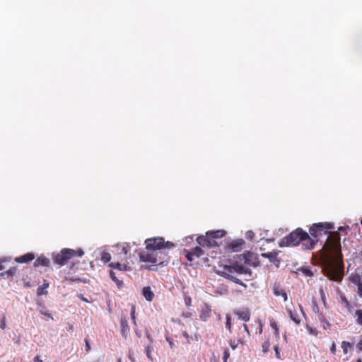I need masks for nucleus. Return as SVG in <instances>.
Listing matches in <instances>:
<instances>
[{
  "mask_svg": "<svg viewBox=\"0 0 362 362\" xmlns=\"http://www.w3.org/2000/svg\"><path fill=\"white\" fill-rule=\"evenodd\" d=\"M275 355L277 358H281L280 351L277 346H274Z\"/></svg>",
  "mask_w": 362,
  "mask_h": 362,
  "instance_id": "09e8293b",
  "label": "nucleus"
},
{
  "mask_svg": "<svg viewBox=\"0 0 362 362\" xmlns=\"http://www.w3.org/2000/svg\"><path fill=\"white\" fill-rule=\"evenodd\" d=\"M337 239L332 243V250L334 254L335 259L326 258L323 262L324 274L330 280L338 281L342 278V274L339 268L337 259L341 258V247L340 243V236L336 234Z\"/></svg>",
  "mask_w": 362,
  "mask_h": 362,
  "instance_id": "f257e3e1",
  "label": "nucleus"
},
{
  "mask_svg": "<svg viewBox=\"0 0 362 362\" xmlns=\"http://www.w3.org/2000/svg\"><path fill=\"white\" fill-rule=\"evenodd\" d=\"M330 325H330V323H329L328 321L325 320V321L324 322V325H323V327H324V328H325V329H327V327H330Z\"/></svg>",
  "mask_w": 362,
  "mask_h": 362,
  "instance_id": "052dcab7",
  "label": "nucleus"
},
{
  "mask_svg": "<svg viewBox=\"0 0 362 362\" xmlns=\"http://www.w3.org/2000/svg\"><path fill=\"white\" fill-rule=\"evenodd\" d=\"M139 259L141 262H151L154 264L159 261L156 259V254L153 251L147 253H140Z\"/></svg>",
  "mask_w": 362,
  "mask_h": 362,
  "instance_id": "9d476101",
  "label": "nucleus"
},
{
  "mask_svg": "<svg viewBox=\"0 0 362 362\" xmlns=\"http://www.w3.org/2000/svg\"><path fill=\"white\" fill-rule=\"evenodd\" d=\"M270 326L272 329H274L275 330V334L276 336H278L279 335L278 326H277L276 322L274 320H270Z\"/></svg>",
  "mask_w": 362,
  "mask_h": 362,
  "instance_id": "c9c22d12",
  "label": "nucleus"
},
{
  "mask_svg": "<svg viewBox=\"0 0 362 362\" xmlns=\"http://www.w3.org/2000/svg\"><path fill=\"white\" fill-rule=\"evenodd\" d=\"M35 258V255L32 252H28L23 255L15 258V261L18 263H26L32 261Z\"/></svg>",
  "mask_w": 362,
  "mask_h": 362,
  "instance_id": "4468645a",
  "label": "nucleus"
},
{
  "mask_svg": "<svg viewBox=\"0 0 362 362\" xmlns=\"http://www.w3.org/2000/svg\"><path fill=\"white\" fill-rule=\"evenodd\" d=\"M317 240H315L312 238L307 232L303 230L302 233V240H300V243L302 245V247L305 250H312L314 248L315 244L317 243Z\"/></svg>",
  "mask_w": 362,
  "mask_h": 362,
  "instance_id": "0eeeda50",
  "label": "nucleus"
},
{
  "mask_svg": "<svg viewBox=\"0 0 362 362\" xmlns=\"http://www.w3.org/2000/svg\"><path fill=\"white\" fill-rule=\"evenodd\" d=\"M49 283L47 280L43 281L42 286H40L37 289V295L40 296L47 293V288L49 287Z\"/></svg>",
  "mask_w": 362,
  "mask_h": 362,
  "instance_id": "4be33fe9",
  "label": "nucleus"
},
{
  "mask_svg": "<svg viewBox=\"0 0 362 362\" xmlns=\"http://www.w3.org/2000/svg\"><path fill=\"white\" fill-rule=\"evenodd\" d=\"M165 339H166V341L168 342L170 347L171 349H174L175 347V344L173 341V339L168 336H166Z\"/></svg>",
  "mask_w": 362,
  "mask_h": 362,
  "instance_id": "58836bf2",
  "label": "nucleus"
},
{
  "mask_svg": "<svg viewBox=\"0 0 362 362\" xmlns=\"http://www.w3.org/2000/svg\"><path fill=\"white\" fill-rule=\"evenodd\" d=\"M17 272V268L15 267H11L8 270L0 273V280L9 279L13 277Z\"/></svg>",
  "mask_w": 362,
  "mask_h": 362,
  "instance_id": "dca6fc26",
  "label": "nucleus"
},
{
  "mask_svg": "<svg viewBox=\"0 0 362 362\" xmlns=\"http://www.w3.org/2000/svg\"><path fill=\"white\" fill-rule=\"evenodd\" d=\"M67 279L71 281H78L80 280L79 279H74V278H69Z\"/></svg>",
  "mask_w": 362,
  "mask_h": 362,
  "instance_id": "338daca9",
  "label": "nucleus"
},
{
  "mask_svg": "<svg viewBox=\"0 0 362 362\" xmlns=\"http://www.w3.org/2000/svg\"><path fill=\"white\" fill-rule=\"evenodd\" d=\"M78 298L85 302H89L88 300L82 295L78 296Z\"/></svg>",
  "mask_w": 362,
  "mask_h": 362,
  "instance_id": "0e129e2a",
  "label": "nucleus"
},
{
  "mask_svg": "<svg viewBox=\"0 0 362 362\" xmlns=\"http://www.w3.org/2000/svg\"><path fill=\"white\" fill-rule=\"evenodd\" d=\"M226 327L231 332V317L230 315H226Z\"/></svg>",
  "mask_w": 362,
  "mask_h": 362,
  "instance_id": "f704fd0d",
  "label": "nucleus"
},
{
  "mask_svg": "<svg viewBox=\"0 0 362 362\" xmlns=\"http://www.w3.org/2000/svg\"><path fill=\"white\" fill-rule=\"evenodd\" d=\"M234 313L238 317L239 319L248 322L250 319V313L247 308L235 311Z\"/></svg>",
  "mask_w": 362,
  "mask_h": 362,
  "instance_id": "ddd939ff",
  "label": "nucleus"
},
{
  "mask_svg": "<svg viewBox=\"0 0 362 362\" xmlns=\"http://www.w3.org/2000/svg\"><path fill=\"white\" fill-rule=\"evenodd\" d=\"M153 351V347L152 346H151V345L145 346L146 355L147 358L151 361H153L152 355H151Z\"/></svg>",
  "mask_w": 362,
  "mask_h": 362,
  "instance_id": "cd10ccee",
  "label": "nucleus"
},
{
  "mask_svg": "<svg viewBox=\"0 0 362 362\" xmlns=\"http://www.w3.org/2000/svg\"><path fill=\"white\" fill-rule=\"evenodd\" d=\"M129 250H130V247L127 243L124 244L122 246V252L124 255H127Z\"/></svg>",
  "mask_w": 362,
  "mask_h": 362,
  "instance_id": "c03bdc74",
  "label": "nucleus"
},
{
  "mask_svg": "<svg viewBox=\"0 0 362 362\" xmlns=\"http://www.w3.org/2000/svg\"><path fill=\"white\" fill-rule=\"evenodd\" d=\"M318 318H319V320H320V322H323V323H324V322L326 320H325V317H324L322 314H320V315H318Z\"/></svg>",
  "mask_w": 362,
  "mask_h": 362,
  "instance_id": "6e6d98bb",
  "label": "nucleus"
},
{
  "mask_svg": "<svg viewBox=\"0 0 362 362\" xmlns=\"http://www.w3.org/2000/svg\"><path fill=\"white\" fill-rule=\"evenodd\" d=\"M226 234L223 230H211L206 233V235L209 236L211 239L214 240L223 237Z\"/></svg>",
  "mask_w": 362,
  "mask_h": 362,
  "instance_id": "aec40b11",
  "label": "nucleus"
},
{
  "mask_svg": "<svg viewBox=\"0 0 362 362\" xmlns=\"http://www.w3.org/2000/svg\"><path fill=\"white\" fill-rule=\"evenodd\" d=\"M142 268L149 270V271H156V269L152 265H150V266L144 265V266H142Z\"/></svg>",
  "mask_w": 362,
  "mask_h": 362,
  "instance_id": "8fccbe9b",
  "label": "nucleus"
},
{
  "mask_svg": "<svg viewBox=\"0 0 362 362\" xmlns=\"http://www.w3.org/2000/svg\"><path fill=\"white\" fill-rule=\"evenodd\" d=\"M197 243L202 247H212L217 245L215 240H212L209 236L201 235L197 239Z\"/></svg>",
  "mask_w": 362,
  "mask_h": 362,
  "instance_id": "1a4fd4ad",
  "label": "nucleus"
},
{
  "mask_svg": "<svg viewBox=\"0 0 362 362\" xmlns=\"http://www.w3.org/2000/svg\"><path fill=\"white\" fill-rule=\"evenodd\" d=\"M193 253H192L191 252H187V254L186 255V258L189 261H193Z\"/></svg>",
  "mask_w": 362,
  "mask_h": 362,
  "instance_id": "3c124183",
  "label": "nucleus"
},
{
  "mask_svg": "<svg viewBox=\"0 0 362 362\" xmlns=\"http://www.w3.org/2000/svg\"><path fill=\"white\" fill-rule=\"evenodd\" d=\"M6 327V317L3 315L0 319V328L4 329Z\"/></svg>",
  "mask_w": 362,
  "mask_h": 362,
  "instance_id": "79ce46f5",
  "label": "nucleus"
},
{
  "mask_svg": "<svg viewBox=\"0 0 362 362\" xmlns=\"http://www.w3.org/2000/svg\"><path fill=\"white\" fill-rule=\"evenodd\" d=\"M109 267L119 271H126L127 269V266L126 264H121L119 262H112L109 264Z\"/></svg>",
  "mask_w": 362,
  "mask_h": 362,
  "instance_id": "a878e982",
  "label": "nucleus"
},
{
  "mask_svg": "<svg viewBox=\"0 0 362 362\" xmlns=\"http://www.w3.org/2000/svg\"><path fill=\"white\" fill-rule=\"evenodd\" d=\"M253 257V253L247 252L240 255V260L243 261L246 264H250V261Z\"/></svg>",
  "mask_w": 362,
  "mask_h": 362,
  "instance_id": "b1692460",
  "label": "nucleus"
},
{
  "mask_svg": "<svg viewBox=\"0 0 362 362\" xmlns=\"http://www.w3.org/2000/svg\"><path fill=\"white\" fill-rule=\"evenodd\" d=\"M120 325H121V334L124 338L127 339L128 334H129L130 328L128 325L127 320L124 316L121 317Z\"/></svg>",
  "mask_w": 362,
  "mask_h": 362,
  "instance_id": "9b49d317",
  "label": "nucleus"
},
{
  "mask_svg": "<svg viewBox=\"0 0 362 362\" xmlns=\"http://www.w3.org/2000/svg\"><path fill=\"white\" fill-rule=\"evenodd\" d=\"M262 255L266 258H268L270 262L273 263L276 267H279L280 260L277 257V252L274 251L267 253H262Z\"/></svg>",
  "mask_w": 362,
  "mask_h": 362,
  "instance_id": "f8f14e48",
  "label": "nucleus"
},
{
  "mask_svg": "<svg viewBox=\"0 0 362 362\" xmlns=\"http://www.w3.org/2000/svg\"><path fill=\"white\" fill-rule=\"evenodd\" d=\"M295 272L296 274L301 272L304 276L309 277L314 276L313 272L308 267H300Z\"/></svg>",
  "mask_w": 362,
  "mask_h": 362,
  "instance_id": "412c9836",
  "label": "nucleus"
},
{
  "mask_svg": "<svg viewBox=\"0 0 362 362\" xmlns=\"http://www.w3.org/2000/svg\"><path fill=\"white\" fill-rule=\"evenodd\" d=\"M358 295L362 297V282H361V281L359 280V282L358 284Z\"/></svg>",
  "mask_w": 362,
  "mask_h": 362,
  "instance_id": "de8ad7c7",
  "label": "nucleus"
},
{
  "mask_svg": "<svg viewBox=\"0 0 362 362\" xmlns=\"http://www.w3.org/2000/svg\"><path fill=\"white\" fill-rule=\"evenodd\" d=\"M330 351L332 352V354H334L335 352H336V345L334 343L332 344L331 348H330Z\"/></svg>",
  "mask_w": 362,
  "mask_h": 362,
  "instance_id": "603ef678",
  "label": "nucleus"
},
{
  "mask_svg": "<svg viewBox=\"0 0 362 362\" xmlns=\"http://www.w3.org/2000/svg\"><path fill=\"white\" fill-rule=\"evenodd\" d=\"M245 236L247 240H252L255 236V233L252 230H248L246 232Z\"/></svg>",
  "mask_w": 362,
  "mask_h": 362,
  "instance_id": "37998d69",
  "label": "nucleus"
},
{
  "mask_svg": "<svg viewBox=\"0 0 362 362\" xmlns=\"http://www.w3.org/2000/svg\"><path fill=\"white\" fill-rule=\"evenodd\" d=\"M349 347H351V343L344 341L341 344V348L344 354H347Z\"/></svg>",
  "mask_w": 362,
  "mask_h": 362,
  "instance_id": "473e14b6",
  "label": "nucleus"
},
{
  "mask_svg": "<svg viewBox=\"0 0 362 362\" xmlns=\"http://www.w3.org/2000/svg\"><path fill=\"white\" fill-rule=\"evenodd\" d=\"M279 284L275 283L273 286V293L276 296H282L284 298V300L286 301L288 299L287 294L284 290L279 289Z\"/></svg>",
  "mask_w": 362,
  "mask_h": 362,
  "instance_id": "a211bd4d",
  "label": "nucleus"
},
{
  "mask_svg": "<svg viewBox=\"0 0 362 362\" xmlns=\"http://www.w3.org/2000/svg\"><path fill=\"white\" fill-rule=\"evenodd\" d=\"M34 362H42V360L40 358L39 356H37L33 359Z\"/></svg>",
  "mask_w": 362,
  "mask_h": 362,
  "instance_id": "13d9d810",
  "label": "nucleus"
},
{
  "mask_svg": "<svg viewBox=\"0 0 362 362\" xmlns=\"http://www.w3.org/2000/svg\"><path fill=\"white\" fill-rule=\"evenodd\" d=\"M355 317H356L357 324L362 325V310H357L355 313Z\"/></svg>",
  "mask_w": 362,
  "mask_h": 362,
  "instance_id": "7c9ffc66",
  "label": "nucleus"
},
{
  "mask_svg": "<svg viewBox=\"0 0 362 362\" xmlns=\"http://www.w3.org/2000/svg\"><path fill=\"white\" fill-rule=\"evenodd\" d=\"M182 316H183L184 317L188 318V317H189L191 316V313H188V312H187V313H182Z\"/></svg>",
  "mask_w": 362,
  "mask_h": 362,
  "instance_id": "e2e57ef3",
  "label": "nucleus"
},
{
  "mask_svg": "<svg viewBox=\"0 0 362 362\" xmlns=\"http://www.w3.org/2000/svg\"><path fill=\"white\" fill-rule=\"evenodd\" d=\"M234 273L245 275V280L248 281L252 277V270L250 268L245 267L242 264H239L237 262H235L230 265H225L223 267V271L220 273L223 277L244 287H247V285L244 284L240 279L233 275Z\"/></svg>",
  "mask_w": 362,
  "mask_h": 362,
  "instance_id": "f03ea898",
  "label": "nucleus"
},
{
  "mask_svg": "<svg viewBox=\"0 0 362 362\" xmlns=\"http://www.w3.org/2000/svg\"><path fill=\"white\" fill-rule=\"evenodd\" d=\"M49 264H50L49 259L44 255H40V257H38L34 262V266L35 267H40V266L48 267H49Z\"/></svg>",
  "mask_w": 362,
  "mask_h": 362,
  "instance_id": "2eb2a0df",
  "label": "nucleus"
},
{
  "mask_svg": "<svg viewBox=\"0 0 362 362\" xmlns=\"http://www.w3.org/2000/svg\"><path fill=\"white\" fill-rule=\"evenodd\" d=\"M349 228V226H339L338 228V230L339 231H344V230Z\"/></svg>",
  "mask_w": 362,
  "mask_h": 362,
  "instance_id": "bf43d9fd",
  "label": "nucleus"
},
{
  "mask_svg": "<svg viewBox=\"0 0 362 362\" xmlns=\"http://www.w3.org/2000/svg\"><path fill=\"white\" fill-rule=\"evenodd\" d=\"M308 332L310 334H315V335L317 334V332L315 331L314 329H313L312 328H308Z\"/></svg>",
  "mask_w": 362,
  "mask_h": 362,
  "instance_id": "680f3d73",
  "label": "nucleus"
},
{
  "mask_svg": "<svg viewBox=\"0 0 362 362\" xmlns=\"http://www.w3.org/2000/svg\"><path fill=\"white\" fill-rule=\"evenodd\" d=\"M334 226L330 223H314L309 230V232L314 238H317L318 236L322 235L323 233L325 234L328 230L333 229Z\"/></svg>",
  "mask_w": 362,
  "mask_h": 362,
  "instance_id": "423d86ee",
  "label": "nucleus"
},
{
  "mask_svg": "<svg viewBox=\"0 0 362 362\" xmlns=\"http://www.w3.org/2000/svg\"><path fill=\"white\" fill-rule=\"evenodd\" d=\"M111 259V255L110 254H109L108 252H103L102 254H101V260L104 262V263H107L108 262H110Z\"/></svg>",
  "mask_w": 362,
  "mask_h": 362,
  "instance_id": "c756f323",
  "label": "nucleus"
},
{
  "mask_svg": "<svg viewBox=\"0 0 362 362\" xmlns=\"http://www.w3.org/2000/svg\"><path fill=\"white\" fill-rule=\"evenodd\" d=\"M84 252L82 249L74 250L73 249L64 248L61 250L60 253L53 255L54 263L60 266L66 264L67 261L74 256L82 257Z\"/></svg>",
  "mask_w": 362,
  "mask_h": 362,
  "instance_id": "7ed1b4c3",
  "label": "nucleus"
},
{
  "mask_svg": "<svg viewBox=\"0 0 362 362\" xmlns=\"http://www.w3.org/2000/svg\"><path fill=\"white\" fill-rule=\"evenodd\" d=\"M155 254H156V259L159 260L158 262H156V265L164 267L169 263L170 257L166 250L155 252Z\"/></svg>",
  "mask_w": 362,
  "mask_h": 362,
  "instance_id": "6e6552de",
  "label": "nucleus"
},
{
  "mask_svg": "<svg viewBox=\"0 0 362 362\" xmlns=\"http://www.w3.org/2000/svg\"><path fill=\"white\" fill-rule=\"evenodd\" d=\"M269 346H270V344L269 341L264 342L262 344V351L264 353L268 352V351L269 349Z\"/></svg>",
  "mask_w": 362,
  "mask_h": 362,
  "instance_id": "4c0bfd02",
  "label": "nucleus"
},
{
  "mask_svg": "<svg viewBox=\"0 0 362 362\" xmlns=\"http://www.w3.org/2000/svg\"><path fill=\"white\" fill-rule=\"evenodd\" d=\"M358 350L362 351V340H361L356 345Z\"/></svg>",
  "mask_w": 362,
  "mask_h": 362,
  "instance_id": "4d7b16f0",
  "label": "nucleus"
},
{
  "mask_svg": "<svg viewBox=\"0 0 362 362\" xmlns=\"http://www.w3.org/2000/svg\"><path fill=\"white\" fill-rule=\"evenodd\" d=\"M130 315H131V318L133 320L134 324L135 325H136V309H135L134 306L132 307Z\"/></svg>",
  "mask_w": 362,
  "mask_h": 362,
  "instance_id": "72a5a7b5",
  "label": "nucleus"
},
{
  "mask_svg": "<svg viewBox=\"0 0 362 362\" xmlns=\"http://www.w3.org/2000/svg\"><path fill=\"white\" fill-rule=\"evenodd\" d=\"M110 277L113 281H115L116 283L118 288H121L122 286L123 281L122 280H119L117 279V277L116 276L115 272H114L113 271H110Z\"/></svg>",
  "mask_w": 362,
  "mask_h": 362,
  "instance_id": "bb28decb",
  "label": "nucleus"
},
{
  "mask_svg": "<svg viewBox=\"0 0 362 362\" xmlns=\"http://www.w3.org/2000/svg\"><path fill=\"white\" fill-rule=\"evenodd\" d=\"M129 358L132 362H135V358L131 355H129Z\"/></svg>",
  "mask_w": 362,
  "mask_h": 362,
  "instance_id": "69168bd1",
  "label": "nucleus"
},
{
  "mask_svg": "<svg viewBox=\"0 0 362 362\" xmlns=\"http://www.w3.org/2000/svg\"><path fill=\"white\" fill-rule=\"evenodd\" d=\"M289 317L291 320H293L296 324L299 325L300 322V320L299 318V315L296 310H288Z\"/></svg>",
  "mask_w": 362,
  "mask_h": 362,
  "instance_id": "393cba45",
  "label": "nucleus"
},
{
  "mask_svg": "<svg viewBox=\"0 0 362 362\" xmlns=\"http://www.w3.org/2000/svg\"><path fill=\"white\" fill-rule=\"evenodd\" d=\"M191 252L193 253V256H196L197 257H201L204 253L202 249L199 247H195Z\"/></svg>",
  "mask_w": 362,
  "mask_h": 362,
  "instance_id": "c85d7f7f",
  "label": "nucleus"
},
{
  "mask_svg": "<svg viewBox=\"0 0 362 362\" xmlns=\"http://www.w3.org/2000/svg\"><path fill=\"white\" fill-rule=\"evenodd\" d=\"M39 305L41 307V309L39 310L40 313L43 315L47 316L49 317H52V315L50 313L44 310L45 306H43L41 303H39Z\"/></svg>",
  "mask_w": 362,
  "mask_h": 362,
  "instance_id": "e433bc0d",
  "label": "nucleus"
},
{
  "mask_svg": "<svg viewBox=\"0 0 362 362\" xmlns=\"http://www.w3.org/2000/svg\"><path fill=\"white\" fill-rule=\"evenodd\" d=\"M211 311V307L209 305L205 304L199 315L201 320L204 322L207 321L208 319L210 317Z\"/></svg>",
  "mask_w": 362,
  "mask_h": 362,
  "instance_id": "f3484780",
  "label": "nucleus"
},
{
  "mask_svg": "<svg viewBox=\"0 0 362 362\" xmlns=\"http://www.w3.org/2000/svg\"><path fill=\"white\" fill-rule=\"evenodd\" d=\"M243 327H244L245 331H246L247 332L249 333L248 327L245 324L243 325Z\"/></svg>",
  "mask_w": 362,
  "mask_h": 362,
  "instance_id": "774afa93",
  "label": "nucleus"
},
{
  "mask_svg": "<svg viewBox=\"0 0 362 362\" xmlns=\"http://www.w3.org/2000/svg\"><path fill=\"white\" fill-rule=\"evenodd\" d=\"M146 244V249L155 252L160 251L162 250H166L172 248L175 246V244L167 241L165 242L164 238L158 237L148 238L145 241Z\"/></svg>",
  "mask_w": 362,
  "mask_h": 362,
  "instance_id": "20e7f679",
  "label": "nucleus"
},
{
  "mask_svg": "<svg viewBox=\"0 0 362 362\" xmlns=\"http://www.w3.org/2000/svg\"><path fill=\"white\" fill-rule=\"evenodd\" d=\"M182 336L186 339L187 343L190 344L191 337L189 335L187 331L182 332Z\"/></svg>",
  "mask_w": 362,
  "mask_h": 362,
  "instance_id": "a18cd8bd",
  "label": "nucleus"
},
{
  "mask_svg": "<svg viewBox=\"0 0 362 362\" xmlns=\"http://www.w3.org/2000/svg\"><path fill=\"white\" fill-rule=\"evenodd\" d=\"M241 342V339H238L237 341L235 339H230L229 341V345L233 350H235L238 347V344Z\"/></svg>",
  "mask_w": 362,
  "mask_h": 362,
  "instance_id": "2f4dec72",
  "label": "nucleus"
},
{
  "mask_svg": "<svg viewBox=\"0 0 362 362\" xmlns=\"http://www.w3.org/2000/svg\"><path fill=\"white\" fill-rule=\"evenodd\" d=\"M185 304H186L187 306H189V305H190V303H191V298H190L189 297L185 298Z\"/></svg>",
  "mask_w": 362,
  "mask_h": 362,
  "instance_id": "5fc2aeb1",
  "label": "nucleus"
},
{
  "mask_svg": "<svg viewBox=\"0 0 362 362\" xmlns=\"http://www.w3.org/2000/svg\"><path fill=\"white\" fill-rule=\"evenodd\" d=\"M142 295L145 298V299L148 301H151L154 297V293L151 291V288L149 286H145L142 289Z\"/></svg>",
  "mask_w": 362,
  "mask_h": 362,
  "instance_id": "6ab92c4d",
  "label": "nucleus"
},
{
  "mask_svg": "<svg viewBox=\"0 0 362 362\" xmlns=\"http://www.w3.org/2000/svg\"><path fill=\"white\" fill-rule=\"evenodd\" d=\"M245 243V241L243 239H238L233 241L230 243V247L233 252H238L240 250L243 245Z\"/></svg>",
  "mask_w": 362,
  "mask_h": 362,
  "instance_id": "5701e85b",
  "label": "nucleus"
},
{
  "mask_svg": "<svg viewBox=\"0 0 362 362\" xmlns=\"http://www.w3.org/2000/svg\"><path fill=\"white\" fill-rule=\"evenodd\" d=\"M146 336L151 343H152L153 341V338L151 337V336L147 331L146 332Z\"/></svg>",
  "mask_w": 362,
  "mask_h": 362,
  "instance_id": "864d4df0",
  "label": "nucleus"
},
{
  "mask_svg": "<svg viewBox=\"0 0 362 362\" xmlns=\"http://www.w3.org/2000/svg\"><path fill=\"white\" fill-rule=\"evenodd\" d=\"M86 351L88 352L90 350V345L88 339H85Z\"/></svg>",
  "mask_w": 362,
  "mask_h": 362,
  "instance_id": "49530a36",
  "label": "nucleus"
},
{
  "mask_svg": "<svg viewBox=\"0 0 362 362\" xmlns=\"http://www.w3.org/2000/svg\"><path fill=\"white\" fill-rule=\"evenodd\" d=\"M303 229L298 228L291 232L289 235L284 237L279 243L280 247H294L300 244V240H302Z\"/></svg>",
  "mask_w": 362,
  "mask_h": 362,
  "instance_id": "39448f33",
  "label": "nucleus"
},
{
  "mask_svg": "<svg viewBox=\"0 0 362 362\" xmlns=\"http://www.w3.org/2000/svg\"><path fill=\"white\" fill-rule=\"evenodd\" d=\"M230 357V352L228 349H225L223 351V362H226Z\"/></svg>",
  "mask_w": 362,
  "mask_h": 362,
  "instance_id": "ea45409f",
  "label": "nucleus"
},
{
  "mask_svg": "<svg viewBox=\"0 0 362 362\" xmlns=\"http://www.w3.org/2000/svg\"><path fill=\"white\" fill-rule=\"evenodd\" d=\"M342 301L345 303V305L349 309V310L351 311L353 307L351 305L349 300L346 299L345 296L342 297Z\"/></svg>",
  "mask_w": 362,
  "mask_h": 362,
  "instance_id": "a19ab883",
  "label": "nucleus"
}]
</instances>
